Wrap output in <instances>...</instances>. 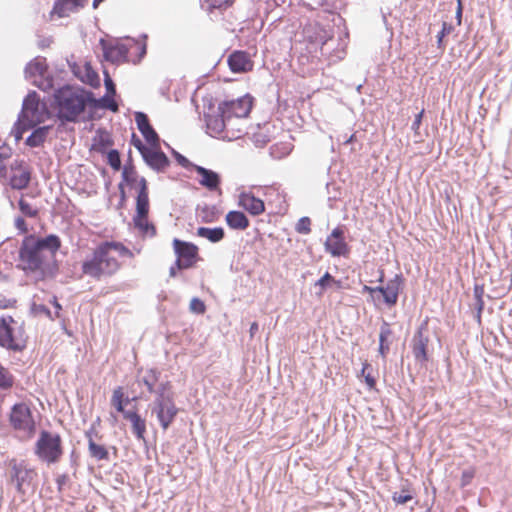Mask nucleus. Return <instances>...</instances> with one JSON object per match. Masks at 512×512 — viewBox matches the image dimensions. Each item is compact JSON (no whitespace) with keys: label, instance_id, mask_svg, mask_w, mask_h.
Instances as JSON below:
<instances>
[{"label":"nucleus","instance_id":"f257e3e1","mask_svg":"<svg viewBox=\"0 0 512 512\" xmlns=\"http://www.w3.org/2000/svg\"><path fill=\"white\" fill-rule=\"evenodd\" d=\"M61 246V240L56 234L37 237L34 234L26 235L19 249V259L25 263V269L36 272L44 263L43 251L55 254Z\"/></svg>","mask_w":512,"mask_h":512},{"label":"nucleus","instance_id":"f03ea898","mask_svg":"<svg viewBox=\"0 0 512 512\" xmlns=\"http://www.w3.org/2000/svg\"><path fill=\"white\" fill-rule=\"evenodd\" d=\"M51 106L56 111V117L62 123H75L83 113L81 88L64 85L53 93Z\"/></svg>","mask_w":512,"mask_h":512},{"label":"nucleus","instance_id":"7ed1b4c3","mask_svg":"<svg viewBox=\"0 0 512 512\" xmlns=\"http://www.w3.org/2000/svg\"><path fill=\"white\" fill-rule=\"evenodd\" d=\"M120 268L116 258L108 255L102 242L93 250L91 257H87L82 262L83 274L99 280L102 276H111Z\"/></svg>","mask_w":512,"mask_h":512},{"label":"nucleus","instance_id":"20e7f679","mask_svg":"<svg viewBox=\"0 0 512 512\" xmlns=\"http://www.w3.org/2000/svg\"><path fill=\"white\" fill-rule=\"evenodd\" d=\"M35 454L47 463H56L63 454L61 436L42 430L35 444Z\"/></svg>","mask_w":512,"mask_h":512},{"label":"nucleus","instance_id":"39448f33","mask_svg":"<svg viewBox=\"0 0 512 512\" xmlns=\"http://www.w3.org/2000/svg\"><path fill=\"white\" fill-rule=\"evenodd\" d=\"M111 404L117 412L122 414L125 420L131 423L132 433L135 438L139 441L145 442L146 420L138 413L137 410L124 409L122 387L119 386L114 389Z\"/></svg>","mask_w":512,"mask_h":512},{"label":"nucleus","instance_id":"423d86ee","mask_svg":"<svg viewBox=\"0 0 512 512\" xmlns=\"http://www.w3.org/2000/svg\"><path fill=\"white\" fill-rule=\"evenodd\" d=\"M35 476L36 472L28 468L24 461L13 459L9 462L8 483L15 486L18 494H26L27 488L31 485Z\"/></svg>","mask_w":512,"mask_h":512},{"label":"nucleus","instance_id":"0eeeda50","mask_svg":"<svg viewBox=\"0 0 512 512\" xmlns=\"http://www.w3.org/2000/svg\"><path fill=\"white\" fill-rule=\"evenodd\" d=\"M25 78L32 80V84L42 91L53 88L54 79L48 75V65L45 58H35L30 61L24 70Z\"/></svg>","mask_w":512,"mask_h":512},{"label":"nucleus","instance_id":"6e6552de","mask_svg":"<svg viewBox=\"0 0 512 512\" xmlns=\"http://www.w3.org/2000/svg\"><path fill=\"white\" fill-rule=\"evenodd\" d=\"M9 422L14 430L23 431L28 436H32L35 433L36 424L33 419L32 411L24 402L15 403L12 406Z\"/></svg>","mask_w":512,"mask_h":512},{"label":"nucleus","instance_id":"1a4fd4ad","mask_svg":"<svg viewBox=\"0 0 512 512\" xmlns=\"http://www.w3.org/2000/svg\"><path fill=\"white\" fill-rule=\"evenodd\" d=\"M430 337L428 335V320L423 321L415 331L410 347L417 363L425 364L429 360L428 347Z\"/></svg>","mask_w":512,"mask_h":512},{"label":"nucleus","instance_id":"9d476101","mask_svg":"<svg viewBox=\"0 0 512 512\" xmlns=\"http://www.w3.org/2000/svg\"><path fill=\"white\" fill-rule=\"evenodd\" d=\"M14 322L11 316L0 318V347L13 352H21L26 347V341L15 335L11 326Z\"/></svg>","mask_w":512,"mask_h":512},{"label":"nucleus","instance_id":"9b49d317","mask_svg":"<svg viewBox=\"0 0 512 512\" xmlns=\"http://www.w3.org/2000/svg\"><path fill=\"white\" fill-rule=\"evenodd\" d=\"M252 100L253 98L249 94L237 99L225 100L219 103V111L226 113L229 119L232 117L244 118L252 109Z\"/></svg>","mask_w":512,"mask_h":512},{"label":"nucleus","instance_id":"f8f14e48","mask_svg":"<svg viewBox=\"0 0 512 512\" xmlns=\"http://www.w3.org/2000/svg\"><path fill=\"white\" fill-rule=\"evenodd\" d=\"M151 412L156 415L160 427L166 431L179 413V408L175 404V400L162 402H152Z\"/></svg>","mask_w":512,"mask_h":512},{"label":"nucleus","instance_id":"ddd939ff","mask_svg":"<svg viewBox=\"0 0 512 512\" xmlns=\"http://www.w3.org/2000/svg\"><path fill=\"white\" fill-rule=\"evenodd\" d=\"M325 251L333 257L347 256L349 246L345 242L344 231L341 227H336L324 242Z\"/></svg>","mask_w":512,"mask_h":512},{"label":"nucleus","instance_id":"4468645a","mask_svg":"<svg viewBox=\"0 0 512 512\" xmlns=\"http://www.w3.org/2000/svg\"><path fill=\"white\" fill-rule=\"evenodd\" d=\"M403 281L404 278L402 274H395V276L390 279L385 286H376V293H380L382 295L383 302L388 307H392L397 304Z\"/></svg>","mask_w":512,"mask_h":512},{"label":"nucleus","instance_id":"2eb2a0df","mask_svg":"<svg viewBox=\"0 0 512 512\" xmlns=\"http://www.w3.org/2000/svg\"><path fill=\"white\" fill-rule=\"evenodd\" d=\"M173 250L176 257L182 259L184 264L186 266H190L191 268L197 263L199 259V249L194 243L174 238Z\"/></svg>","mask_w":512,"mask_h":512},{"label":"nucleus","instance_id":"dca6fc26","mask_svg":"<svg viewBox=\"0 0 512 512\" xmlns=\"http://www.w3.org/2000/svg\"><path fill=\"white\" fill-rule=\"evenodd\" d=\"M144 162L152 170L160 173L164 172L171 162L167 155L158 147H149L144 154L141 155Z\"/></svg>","mask_w":512,"mask_h":512},{"label":"nucleus","instance_id":"f3484780","mask_svg":"<svg viewBox=\"0 0 512 512\" xmlns=\"http://www.w3.org/2000/svg\"><path fill=\"white\" fill-rule=\"evenodd\" d=\"M69 66L74 76L77 77L81 82L91 86L94 89L100 87V77L89 62H85L83 66H80L74 62L72 64L69 63Z\"/></svg>","mask_w":512,"mask_h":512},{"label":"nucleus","instance_id":"a211bd4d","mask_svg":"<svg viewBox=\"0 0 512 512\" xmlns=\"http://www.w3.org/2000/svg\"><path fill=\"white\" fill-rule=\"evenodd\" d=\"M150 206H135V214L133 216V224L142 235L154 237L156 236V227L148 221Z\"/></svg>","mask_w":512,"mask_h":512},{"label":"nucleus","instance_id":"6ab92c4d","mask_svg":"<svg viewBox=\"0 0 512 512\" xmlns=\"http://www.w3.org/2000/svg\"><path fill=\"white\" fill-rule=\"evenodd\" d=\"M100 44L106 61L118 64L127 60L129 49L125 44H107L103 39L100 40Z\"/></svg>","mask_w":512,"mask_h":512},{"label":"nucleus","instance_id":"aec40b11","mask_svg":"<svg viewBox=\"0 0 512 512\" xmlns=\"http://www.w3.org/2000/svg\"><path fill=\"white\" fill-rule=\"evenodd\" d=\"M135 122L138 130L144 139L154 147L159 146V136L153 126L150 124L149 118L146 113L138 111L135 113Z\"/></svg>","mask_w":512,"mask_h":512},{"label":"nucleus","instance_id":"412c9836","mask_svg":"<svg viewBox=\"0 0 512 512\" xmlns=\"http://www.w3.org/2000/svg\"><path fill=\"white\" fill-rule=\"evenodd\" d=\"M193 170L200 176L198 182L209 191H216L221 185V176L218 172L200 165H193Z\"/></svg>","mask_w":512,"mask_h":512},{"label":"nucleus","instance_id":"4be33fe9","mask_svg":"<svg viewBox=\"0 0 512 512\" xmlns=\"http://www.w3.org/2000/svg\"><path fill=\"white\" fill-rule=\"evenodd\" d=\"M238 205L252 216H258L265 211V204L262 199L251 192H242L239 195Z\"/></svg>","mask_w":512,"mask_h":512},{"label":"nucleus","instance_id":"5701e85b","mask_svg":"<svg viewBox=\"0 0 512 512\" xmlns=\"http://www.w3.org/2000/svg\"><path fill=\"white\" fill-rule=\"evenodd\" d=\"M204 119L207 133L214 137L220 135L224 131L226 122L230 120L226 113L224 114L219 111V107L217 108V112L215 114L205 113Z\"/></svg>","mask_w":512,"mask_h":512},{"label":"nucleus","instance_id":"b1692460","mask_svg":"<svg viewBox=\"0 0 512 512\" xmlns=\"http://www.w3.org/2000/svg\"><path fill=\"white\" fill-rule=\"evenodd\" d=\"M306 36L309 41L315 45H319L321 50L324 51L329 50V42L332 41V36L329 31L324 29L322 26L317 23L314 25H310L309 28L305 30Z\"/></svg>","mask_w":512,"mask_h":512},{"label":"nucleus","instance_id":"393cba45","mask_svg":"<svg viewBox=\"0 0 512 512\" xmlns=\"http://www.w3.org/2000/svg\"><path fill=\"white\" fill-rule=\"evenodd\" d=\"M86 4L87 0H56L51 13L60 18L67 17L84 8Z\"/></svg>","mask_w":512,"mask_h":512},{"label":"nucleus","instance_id":"a878e982","mask_svg":"<svg viewBox=\"0 0 512 512\" xmlns=\"http://www.w3.org/2000/svg\"><path fill=\"white\" fill-rule=\"evenodd\" d=\"M228 66L233 73H244L252 68L251 60L247 52L245 51H234L228 57Z\"/></svg>","mask_w":512,"mask_h":512},{"label":"nucleus","instance_id":"bb28decb","mask_svg":"<svg viewBox=\"0 0 512 512\" xmlns=\"http://www.w3.org/2000/svg\"><path fill=\"white\" fill-rule=\"evenodd\" d=\"M32 129L33 131L25 140V145L30 148H38L43 146L46 142L48 134L52 129V125L38 126Z\"/></svg>","mask_w":512,"mask_h":512},{"label":"nucleus","instance_id":"cd10ccee","mask_svg":"<svg viewBox=\"0 0 512 512\" xmlns=\"http://www.w3.org/2000/svg\"><path fill=\"white\" fill-rule=\"evenodd\" d=\"M226 224L233 230H245L249 227L250 222L243 211L231 210L225 216Z\"/></svg>","mask_w":512,"mask_h":512},{"label":"nucleus","instance_id":"c85d7f7f","mask_svg":"<svg viewBox=\"0 0 512 512\" xmlns=\"http://www.w3.org/2000/svg\"><path fill=\"white\" fill-rule=\"evenodd\" d=\"M35 125H36V122L33 120L32 117H30L29 115L24 114V113H19L18 119L15 122L13 129H12V133L14 134L15 141L19 142L22 139L23 134L26 131H28L29 129L34 128Z\"/></svg>","mask_w":512,"mask_h":512},{"label":"nucleus","instance_id":"c756f323","mask_svg":"<svg viewBox=\"0 0 512 512\" xmlns=\"http://www.w3.org/2000/svg\"><path fill=\"white\" fill-rule=\"evenodd\" d=\"M197 236L205 238L211 243H218L225 237V230L222 227H205L201 226L197 228Z\"/></svg>","mask_w":512,"mask_h":512},{"label":"nucleus","instance_id":"7c9ffc66","mask_svg":"<svg viewBox=\"0 0 512 512\" xmlns=\"http://www.w3.org/2000/svg\"><path fill=\"white\" fill-rule=\"evenodd\" d=\"M93 141L94 149L101 154L106 153L107 148L114 144L111 135L104 129H98L96 131Z\"/></svg>","mask_w":512,"mask_h":512},{"label":"nucleus","instance_id":"2f4dec72","mask_svg":"<svg viewBox=\"0 0 512 512\" xmlns=\"http://www.w3.org/2000/svg\"><path fill=\"white\" fill-rule=\"evenodd\" d=\"M31 181V169L24 168L22 172L13 173L10 176L9 184L12 189L22 190L28 187Z\"/></svg>","mask_w":512,"mask_h":512},{"label":"nucleus","instance_id":"473e14b6","mask_svg":"<svg viewBox=\"0 0 512 512\" xmlns=\"http://www.w3.org/2000/svg\"><path fill=\"white\" fill-rule=\"evenodd\" d=\"M172 383L164 381L155 386L152 394H155L153 402H162L168 400H175V393L172 390Z\"/></svg>","mask_w":512,"mask_h":512},{"label":"nucleus","instance_id":"72a5a7b5","mask_svg":"<svg viewBox=\"0 0 512 512\" xmlns=\"http://www.w3.org/2000/svg\"><path fill=\"white\" fill-rule=\"evenodd\" d=\"M161 376V371L157 368L147 369L142 377H138V383L146 386L150 394L153 393L156 384L158 383Z\"/></svg>","mask_w":512,"mask_h":512},{"label":"nucleus","instance_id":"f704fd0d","mask_svg":"<svg viewBox=\"0 0 512 512\" xmlns=\"http://www.w3.org/2000/svg\"><path fill=\"white\" fill-rule=\"evenodd\" d=\"M39 110V96L36 91H30L24 98L20 113H31L33 116Z\"/></svg>","mask_w":512,"mask_h":512},{"label":"nucleus","instance_id":"c9c22d12","mask_svg":"<svg viewBox=\"0 0 512 512\" xmlns=\"http://www.w3.org/2000/svg\"><path fill=\"white\" fill-rule=\"evenodd\" d=\"M138 191L136 196V205L142 208L143 206H150L149 204V189L147 180L144 177L137 178Z\"/></svg>","mask_w":512,"mask_h":512},{"label":"nucleus","instance_id":"e433bc0d","mask_svg":"<svg viewBox=\"0 0 512 512\" xmlns=\"http://www.w3.org/2000/svg\"><path fill=\"white\" fill-rule=\"evenodd\" d=\"M89 441H88V450L89 454L92 458L96 459L97 461L101 460H109V452L108 450L100 444H97L94 442V440L91 438L90 434H88Z\"/></svg>","mask_w":512,"mask_h":512},{"label":"nucleus","instance_id":"4c0bfd02","mask_svg":"<svg viewBox=\"0 0 512 512\" xmlns=\"http://www.w3.org/2000/svg\"><path fill=\"white\" fill-rule=\"evenodd\" d=\"M102 244H103L108 255H110L111 250H114L118 253V255L120 257H128V258L134 257V253L121 242L104 241V242H102Z\"/></svg>","mask_w":512,"mask_h":512},{"label":"nucleus","instance_id":"58836bf2","mask_svg":"<svg viewBox=\"0 0 512 512\" xmlns=\"http://www.w3.org/2000/svg\"><path fill=\"white\" fill-rule=\"evenodd\" d=\"M138 178L135 167L132 163V160L129 159L122 169V181L123 185L125 184L129 187H133Z\"/></svg>","mask_w":512,"mask_h":512},{"label":"nucleus","instance_id":"ea45409f","mask_svg":"<svg viewBox=\"0 0 512 512\" xmlns=\"http://www.w3.org/2000/svg\"><path fill=\"white\" fill-rule=\"evenodd\" d=\"M81 100H83V112L86 109V106H90L91 108H101L103 105V100L105 98H96L93 92L85 90L81 88Z\"/></svg>","mask_w":512,"mask_h":512},{"label":"nucleus","instance_id":"a19ab883","mask_svg":"<svg viewBox=\"0 0 512 512\" xmlns=\"http://www.w3.org/2000/svg\"><path fill=\"white\" fill-rule=\"evenodd\" d=\"M14 384H15L14 375L9 371L8 368L4 367L0 363V390L8 391L14 386Z\"/></svg>","mask_w":512,"mask_h":512},{"label":"nucleus","instance_id":"79ce46f5","mask_svg":"<svg viewBox=\"0 0 512 512\" xmlns=\"http://www.w3.org/2000/svg\"><path fill=\"white\" fill-rule=\"evenodd\" d=\"M453 29L454 27L452 26V24L447 23L445 21L442 23V28L436 35L437 48L440 49L441 51L445 49L444 37L449 35L453 31Z\"/></svg>","mask_w":512,"mask_h":512},{"label":"nucleus","instance_id":"37998d69","mask_svg":"<svg viewBox=\"0 0 512 512\" xmlns=\"http://www.w3.org/2000/svg\"><path fill=\"white\" fill-rule=\"evenodd\" d=\"M107 163L115 171L121 169V154L117 149H111L107 152Z\"/></svg>","mask_w":512,"mask_h":512},{"label":"nucleus","instance_id":"c03bdc74","mask_svg":"<svg viewBox=\"0 0 512 512\" xmlns=\"http://www.w3.org/2000/svg\"><path fill=\"white\" fill-rule=\"evenodd\" d=\"M18 207L21 213L30 218H35L39 214V210L37 208H33L26 200L20 198L18 201Z\"/></svg>","mask_w":512,"mask_h":512},{"label":"nucleus","instance_id":"a18cd8bd","mask_svg":"<svg viewBox=\"0 0 512 512\" xmlns=\"http://www.w3.org/2000/svg\"><path fill=\"white\" fill-rule=\"evenodd\" d=\"M12 155V149L6 144L0 146V175H4L7 171L5 161Z\"/></svg>","mask_w":512,"mask_h":512},{"label":"nucleus","instance_id":"49530a36","mask_svg":"<svg viewBox=\"0 0 512 512\" xmlns=\"http://www.w3.org/2000/svg\"><path fill=\"white\" fill-rule=\"evenodd\" d=\"M297 233L307 235L311 232V219L307 216L301 217L295 225Z\"/></svg>","mask_w":512,"mask_h":512},{"label":"nucleus","instance_id":"de8ad7c7","mask_svg":"<svg viewBox=\"0 0 512 512\" xmlns=\"http://www.w3.org/2000/svg\"><path fill=\"white\" fill-rule=\"evenodd\" d=\"M424 112L425 110L424 108H422L420 112L415 115L414 121L411 125V129L414 132V136L417 138L416 142H420L422 140V135L420 133V125L422 123Z\"/></svg>","mask_w":512,"mask_h":512},{"label":"nucleus","instance_id":"09e8293b","mask_svg":"<svg viewBox=\"0 0 512 512\" xmlns=\"http://www.w3.org/2000/svg\"><path fill=\"white\" fill-rule=\"evenodd\" d=\"M103 75H104V86L106 88V94L114 97L116 95V85L107 70L103 71Z\"/></svg>","mask_w":512,"mask_h":512},{"label":"nucleus","instance_id":"8fccbe9b","mask_svg":"<svg viewBox=\"0 0 512 512\" xmlns=\"http://www.w3.org/2000/svg\"><path fill=\"white\" fill-rule=\"evenodd\" d=\"M172 155L177 161V163L185 169H193L194 163H192L187 157L179 153L178 151L172 149Z\"/></svg>","mask_w":512,"mask_h":512},{"label":"nucleus","instance_id":"3c124183","mask_svg":"<svg viewBox=\"0 0 512 512\" xmlns=\"http://www.w3.org/2000/svg\"><path fill=\"white\" fill-rule=\"evenodd\" d=\"M101 98H105V100H103V105H101V109H107V110H110L112 112H117L118 111L119 106H118L117 102L113 99V97L111 95L105 94Z\"/></svg>","mask_w":512,"mask_h":512},{"label":"nucleus","instance_id":"603ef678","mask_svg":"<svg viewBox=\"0 0 512 512\" xmlns=\"http://www.w3.org/2000/svg\"><path fill=\"white\" fill-rule=\"evenodd\" d=\"M190 310L196 314H203L206 311L205 303L201 299L194 297L190 301Z\"/></svg>","mask_w":512,"mask_h":512},{"label":"nucleus","instance_id":"864d4df0","mask_svg":"<svg viewBox=\"0 0 512 512\" xmlns=\"http://www.w3.org/2000/svg\"><path fill=\"white\" fill-rule=\"evenodd\" d=\"M31 312L34 315L43 314V315L47 316L49 319H53L50 309L47 306H45L44 304L33 303L31 305Z\"/></svg>","mask_w":512,"mask_h":512},{"label":"nucleus","instance_id":"5fc2aeb1","mask_svg":"<svg viewBox=\"0 0 512 512\" xmlns=\"http://www.w3.org/2000/svg\"><path fill=\"white\" fill-rule=\"evenodd\" d=\"M371 368V365L367 362H365L363 364V367H362V370H361V374L364 376L365 378V383L367 384V386L372 389L375 387L376 385V379L370 374V373H366V370Z\"/></svg>","mask_w":512,"mask_h":512},{"label":"nucleus","instance_id":"6e6d98bb","mask_svg":"<svg viewBox=\"0 0 512 512\" xmlns=\"http://www.w3.org/2000/svg\"><path fill=\"white\" fill-rule=\"evenodd\" d=\"M413 499V496L410 493H406L405 489L402 490V493L399 494L397 492H394L392 495V500L396 504H405Z\"/></svg>","mask_w":512,"mask_h":512},{"label":"nucleus","instance_id":"4d7b16f0","mask_svg":"<svg viewBox=\"0 0 512 512\" xmlns=\"http://www.w3.org/2000/svg\"><path fill=\"white\" fill-rule=\"evenodd\" d=\"M333 282H336L334 277L327 271L320 279L316 281L315 285L324 290Z\"/></svg>","mask_w":512,"mask_h":512},{"label":"nucleus","instance_id":"13d9d810","mask_svg":"<svg viewBox=\"0 0 512 512\" xmlns=\"http://www.w3.org/2000/svg\"><path fill=\"white\" fill-rule=\"evenodd\" d=\"M475 476L474 469H466L462 471L460 485L461 487H466L471 484L473 478Z\"/></svg>","mask_w":512,"mask_h":512},{"label":"nucleus","instance_id":"bf43d9fd","mask_svg":"<svg viewBox=\"0 0 512 512\" xmlns=\"http://www.w3.org/2000/svg\"><path fill=\"white\" fill-rule=\"evenodd\" d=\"M210 9H222L232 4L233 0H205Z\"/></svg>","mask_w":512,"mask_h":512},{"label":"nucleus","instance_id":"052dcab7","mask_svg":"<svg viewBox=\"0 0 512 512\" xmlns=\"http://www.w3.org/2000/svg\"><path fill=\"white\" fill-rule=\"evenodd\" d=\"M131 144L138 150V152L141 155L144 154V152L149 148L141 141V139L135 133H132Z\"/></svg>","mask_w":512,"mask_h":512},{"label":"nucleus","instance_id":"680f3d73","mask_svg":"<svg viewBox=\"0 0 512 512\" xmlns=\"http://www.w3.org/2000/svg\"><path fill=\"white\" fill-rule=\"evenodd\" d=\"M118 190H119V202L116 206V208L118 210L124 208L125 204H126V201H127V194H126V191H125V186L123 185V182H120L118 184Z\"/></svg>","mask_w":512,"mask_h":512},{"label":"nucleus","instance_id":"e2e57ef3","mask_svg":"<svg viewBox=\"0 0 512 512\" xmlns=\"http://www.w3.org/2000/svg\"><path fill=\"white\" fill-rule=\"evenodd\" d=\"M392 335V330L390 328V324L383 320L381 327H380V333L379 338L382 340H388V338Z\"/></svg>","mask_w":512,"mask_h":512},{"label":"nucleus","instance_id":"0e129e2a","mask_svg":"<svg viewBox=\"0 0 512 512\" xmlns=\"http://www.w3.org/2000/svg\"><path fill=\"white\" fill-rule=\"evenodd\" d=\"M24 168H30V167L23 160L16 159L10 165V169L13 173L22 172V169H24Z\"/></svg>","mask_w":512,"mask_h":512},{"label":"nucleus","instance_id":"69168bd1","mask_svg":"<svg viewBox=\"0 0 512 512\" xmlns=\"http://www.w3.org/2000/svg\"><path fill=\"white\" fill-rule=\"evenodd\" d=\"M389 343H388V340H382L381 338H379V348H378V352L379 354L385 358L387 353L389 352Z\"/></svg>","mask_w":512,"mask_h":512},{"label":"nucleus","instance_id":"338daca9","mask_svg":"<svg viewBox=\"0 0 512 512\" xmlns=\"http://www.w3.org/2000/svg\"><path fill=\"white\" fill-rule=\"evenodd\" d=\"M15 227L21 232L26 233L28 231V227L26 221L23 217H17L15 219Z\"/></svg>","mask_w":512,"mask_h":512},{"label":"nucleus","instance_id":"774afa93","mask_svg":"<svg viewBox=\"0 0 512 512\" xmlns=\"http://www.w3.org/2000/svg\"><path fill=\"white\" fill-rule=\"evenodd\" d=\"M484 293H485L484 285L483 284L475 283V285L473 287L474 299H476V298H483Z\"/></svg>","mask_w":512,"mask_h":512}]
</instances>
